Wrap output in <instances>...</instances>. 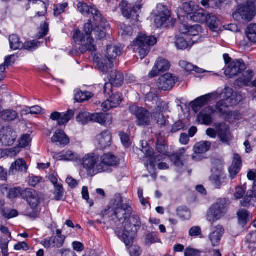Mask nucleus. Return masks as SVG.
<instances>
[{
    "instance_id": "1",
    "label": "nucleus",
    "mask_w": 256,
    "mask_h": 256,
    "mask_svg": "<svg viewBox=\"0 0 256 256\" xmlns=\"http://www.w3.org/2000/svg\"><path fill=\"white\" fill-rule=\"evenodd\" d=\"M98 24L92 28L90 20L84 26L85 34L80 30H76L73 38L74 42L80 45L79 51L80 53H84L87 51L94 52L96 47L94 43L93 36L98 40H102L106 35L107 29L109 28L108 22L102 18V20H96Z\"/></svg>"
},
{
    "instance_id": "2",
    "label": "nucleus",
    "mask_w": 256,
    "mask_h": 256,
    "mask_svg": "<svg viewBox=\"0 0 256 256\" xmlns=\"http://www.w3.org/2000/svg\"><path fill=\"white\" fill-rule=\"evenodd\" d=\"M142 223L139 216H132L129 219V223L125 225L123 232L116 230L117 236L128 246L132 242L138 230L141 228Z\"/></svg>"
},
{
    "instance_id": "3",
    "label": "nucleus",
    "mask_w": 256,
    "mask_h": 256,
    "mask_svg": "<svg viewBox=\"0 0 256 256\" xmlns=\"http://www.w3.org/2000/svg\"><path fill=\"white\" fill-rule=\"evenodd\" d=\"M156 42V38L154 36H146L144 34H140L133 41L132 46L139 54L140 58L143 59L149 53L150 46H153Z\"/></svg>"
},
{
    "instance_id": "4",
    "label": "nucleus",
    "mask_w": 256,
    "mask_h": 256,
    "mask_svg": "<svg viewBox=\"0 0 256 256\" xmlns=\"http://www.w3.org/2000/svg\"><path fill=\"white\" fill-rule=\"evenodd\" d=\"M228 210V207L226 200L220 198L208 208L206 212V218L211 224H214L226 214Z\"/></svg>"
},
{
    "instance_id": "5",
    "label": "nucleus",
    "mask_w": 256,
    "mask_h": 256,
    "mask_svg": "<svg viewBox=\"0 0 256 256\" xmlns=\"http://www.w3.org/2000/svg\"><path fill=\"white\" fill-rule=\"evenodd\" d=\"M256 14V6L252 0L238 4L232 14L233 18L238 22H250Z\"/></svg>"
},
{
    "instance_id": "6",
    "label": "nucleus",
    "mask_w": 256,
    "mask_h": 256,
    "mask_svg": "<svg viewBox=\"0 0 256 256\" xmlns=\"http://www.w3.org/2000/svg\"><path fill=\"white\" fill-rule=\"evenodd\" d=\"M76 118L78 122L83 124L89 122H93L102 125L108 126L112 122V116L110 114H90L88 112H80Z\"/></svg>"
},
{
    "instance_id": "7",
    "label": "nucleus",
    "mask_w": 256,
    "mask_h": 256,
    "mask_svg": "<svg viewBox=\"0 0 256 256\" xmlns=\"http://www.w3.org/2000/svg\"><path fill=\"white\" fill-rule=\"evenodd\" d=\"M99 160V155L91 152L85 154L79 162L80 166L86 170L88 174L93 176L100 173L98 170Z\"/></svg>"
},
{
    "instance_id": "8",
    "label": "nucleus",
    "mask_w": 256,
    "mask_h": 256,
    "mask_svg": "<svg viewBox=\"0 0 256 256\" xmlns=\"http://www.w3.org/2000/svg\"><path fill=\"white\" fill-rule=\"evenodd\" d=\"M112 86H114V84H112L110 82L106 83L104 86V93L106 96H110L102 104V110L104 112L108 111L111 108L117 107L122 101L120 94L116 93L110 95L112 93Z\"/></svg>"
},
{
    "instance_id": "9",
    "label": "nucleus",
    "mask_w": 256,
    "mask_h": 256,
    "mask_svg": "<svg viewBox=\"0 0 256 256\" xmlns=\"http://www.w3.org/2000/svg\"><path fill=\"white\" fill-rule=\"evenodd\" d=\"M119 164L118 158L111 152L104 154L100 156L98 168L100 173H110L112 171V168Z\"/></svg>"
},
{
    "instance_id": "10",
    "label": "nucleus",
    "mask_w": 256,
    "mask_h": 256,
    "mask_svg": "<svg viewBox=\"0 0 256 256\" xmlns=\"http://www.w3.org/2000/svg\"><path fill=\"white\" fill-rule=\"evenodd\" d=\"M114 200V206H116L114 210V215L120 221L126 220L132 213V208L127 204H122V198L119 195L115 196Z\"/></svg>"
},
{
    "instance_id": "11",
    "label": "nucleus",
    "mask_w": 256,
    "mask_h": 256,
    "mask_svg": "<svg viewBox=\"0 0 256 256\" xmlns=\"http://www.w3.org/2000/svg\"><path fill=\"white\" fill-rule=\"evenodd\" d=\"M214 126L217 130L218 137L224 144H229L233 139L230 126L224 122H216Z\"/></svg>"
},
{
    "instance_id": "12",
    "label": "nucleus",
    "mask_w": 256,
    "mask_h": 256,
    "mask_svg": "<svg viewBox=\"0 0 256 256\" xmlns=\"http://www.w3.org/2000/svg\"><path fill=\"white\" fill-rule=\"evenodd\" d=\"M66 238L64 235L62 234L60 230L56 231V235L42 240L40 244L46 248H60L62 246Z\"/></svg>"
},
{
    "instance_id": "13",
    "label": "nucleus",
    "mask_w": 256,
    "mask_h": 256,
    "mask_svg": "<svg viewBox=\"0 0 256 256\" xmlns=\"http://www.w3.org/2000/svg\"><path fill=\"white\" fill-rule=\"evenodd\" d=\"M225 91L226 96H223L224 99L218 102L216 105V109L221 114L226 113L228 110V104L234 105L238 103L234 98V94L232 92V90L226 88Z\"/></svg>"
},
{
    "instance_id": "14",
    "label": "nucleus",
    "mask_w": 256,
    "mask_h": 256,
    "mask_svg": "<svg viewBox=\"0 0 256 256\" xmlns=\"http://www.w3.org/2000/svg\"><path fill=\"white\" fill-rule=\"evenodd\" d=\"M246 68L242 60H236L230 62L224 70V74L228 78H232L241 73Z\"/></svg>"
},
{
    "instance_id": "15",
    "label": "nucleus",
    "mask_w": 256,
    "mask_h": 256,
    "mask_svg": "<svg viewBox=\"0 0 256 256\" xmlns=\"http://www.w3.org/2000/svg\"><path fill=\"white\" fill-rule=\"evenodd\" d=\"M78 9L84 16H87L91 14L94 20H102V17L98 9L94 6H88L86 3L79 2L78 4Z\"/></svg>"
},
{
    "instance_id": "16",
    "label": "nucleus",
    "mask_w": 256,
    "mask_h": 256,
    "mask_svg": "<svg viewBox=\"0 0 256 256\" xmlns=\"http://www.w3.org/2000/svg\"><path fill=\"white\" fill-rule=\"evenodd\" d=\"M157 6L158 11V14L155 18L154 22L156 26L160 28L162 26L169 20L170 12L162 4H158Z\"/></svg>"
},
{
    "instance_id": "17",
    "label": "nucleus",
    "mask_w": 256,
    "mask_h": 256,
    "mask_svg": "<svg viewBox=\"0 0 256 256\" xmlns=\"http://www.w3.org/2000/svg\"><path fill=\"white\" fill-rule=\"evenodd\" d=\"M170 64L166 59L159 58L156 62L152 70L149 74L150 78L158 76L160 72H164L169 70Z\"/></svg>"
},
{
    "instance_id": "18",
    "label": "nucleus",
    "mask_w": 256,
    "mask_h": 256,
    "mask_svg": "<svg viewBox=\"0 0 256 256\" xmlns=\"http://www.w3.org/2000/svg\"><path fill=\"white\" fill-rule=\"evenodd\" d=\"M22 198L26 200L32 209L36 208L40 203V198L36 190L26 188L22 193Z\"/></svg>"
},
{
    "instance_id": "19",
    "label": "nucleus",
    "mask_w": 256,
    "mask_h": 256,
    "mask_svg": "<svg viewBox=\"0 0 256 256\" xmlns=\"http://www.w3.org/2000/svg\"><path fill=\"white\" fill-rule=\"evenodd\" d=\"M175 82L174 77L172 74L167 73L159 78L158 86L164 90H169L174 85Z\"/></svg>"
},
{
    "instance_id": "20",
    "label": "nucleus",
    "mask_w": 256,
    "mask_h": 256,
    "mask_svg": "<svg viewBox=\"0 0 256 256\" xmlns=\"http://www.w3.org/2000/svg\"><path fill=\"white\" fill-rule=\"evenodd\" d=\"M215 112L212 106H208L204 108L198 115V120L202 124L210 126L212 123V116Z\"/></svg>"
},
{
    "instance_id": "21",
    "label": "nucleus",
    "mask_w": 256,
    "mask_h": 256,
    "mask_svg": "<svg viewBox=\"0 0 256 256\" xmlns=\"http://www.w3.org/2000/svg\"><path fill=\"white\" fill-rule=\"evenodd\" d=\"M98 146L100 148L104 149L110 146L111 143L112 136L110 132L108 130L102 132L96 137Z\"/></svg>"
},
{
    "instance_id": "22",
    "label": "nucleus",
    "mask_w": 256,
    "mask_h": 256,
    "mask_svg": "<svg viewBox=\"0 0 256 256\" xmlns=\"http://www.w3.org/2000/svg\"><path fill=\"white\" fill-rule=\"evenodd\" d=\"M52 142L58 146H64L70 142L69 138L62 130H57L52 138Z\"/></svg>"
},
{
    "instance_id": "23",
    "label": "nucleus",
    "mask_w": 256,
    "mask_h": 256,
    "mask_svg": "<svg viewBox=\"0 0 256 256\" xmlns=\"http://www.w3.org/2000/svg\"><path fill=\"white\" fill-rule=\"evenodd\" d=\"M224 231V228L220 225H218L214 227V230L208 236L212 246H217L219 244Z\"/></svg>"
},
{
    "instance_id": "24",
    "label": "nucleus",
    "mask_w": 256,
    "mask_h": 256,
    "mask_svg": "<svg viewBox=\"0 0 256 256\" xmlns=\"http://www.w3.org/2000/svg\"><path fill=\"white\" fill-rule=\"evenodd\" d=\"M136 116L138 125L146 126L150 124V113L145 108L141 109Z\"/></svg>"
},
{
    "instance_id": "25",
    "label": "nucleus",
    "mask_w": 256,
    "mask_h": 256,
    "mask_svg": "<svg viewBox=\"0 0 256 256\" xmlns=\"http://www.w3.org/2000/svg\"><path fill=\"white\" fill-rule=\"evenodd\" d=\"M122 48L116 46L108 45L107 46L106 57L109 61L110 68H112L114 66L112 62H110V60L116 58L121 54Z\"/></svg>"
},
{
    "instance_id": "26",
    "label": "nucleus",
    "mask_w": 256,
    "mask_h": 256,
    "mask_svg": "<svg viewBox=\"0 0 256 256\" xmlns=\"http://www.w3.org/2000/svg\"><path fill=\"white\" fill-rule=\"evenodd\" d=\"M57 158L60 160L77 162L80 161V158L77 153L70 150L63 151L56 154Z\"/></svg>"
},
{
    "instance_id": "27",
    "label": "nucleus",
    "mask_w": 256,
    "mask_h": 256,
    "mask_svg": "<svg viewBox=\"0 0 256 256\" xmlns=\"http://www.w3.org/2000/svg\"><path fill=\"white\" fill-rule=\"evenodd\" d=\"M208 14L204 10L198 8L188 18L194 22L204 23L207 20Z\"/></svg>"
},
{
    "instance_id": "28",
    "label": "nucleus",
    "mask_w": 256,
    "mask_h": 256,
    "mask_svg": "<svg viewBox=\"0 0 256 256\" xmlns=\"http://www.w3.org/2000/svg\"><path fill=\"white\" fill-rule=\"evenodd\" d=\"M108 79L114 86H120L124 82V76L120 72L116 70H112L109 74Z\"/></svg>"
},
{
    "instance_id": "29",
    "label": "nucleus",
    "mask_w": 256,
    "mask_h": 256,
    "mask_svg": "<svg viewBox=\"0 0 256 256\" xmlns=\"http://www.w3.org/2000/svg\"><path fill=\"white\" fill-rule=\"evenodd\" d=\"M120 8L122 15L126 18H130L132 12H136V8L140 10V7L132 6L130 4H128L126 1H122L120 4Z\"/></svg>"
},
{
    "instance_id": "30",
    "label": "nucleus",
    "mask_w": 256,
    "mask_h": 256,
    "mask_svg": "<svg viewBox=\"0 0 256 256\" xmlns=\"http://www.w3.org/2000/svg\"><path fill=\"white\" fill-rule=\"evenodd\" d=\"M18 116L17 112L12 109L2 110L0 106V117L5 121L10 122L16 120Z\"/></svg>"
},
{
    "instance_id": "31",
    "label": "nucleus",
    "mask_w": 256,
    "mask_h": 256,
    "mask_svg": "<svg viewBox=\"0 0 256 256\" xmlns=\"http://www.w3.org/2000/svg\"><path fill=\"white\" fill-rule=\"evenodd\" d=\"M254 192L256 193L254 190L247 192L246 196L240 202V204L242 206H254L256 204V194Z\"/></svg>"
},
{
    "instance_id": "32",
    "label": "nucleus",
    "mask_w": 256,
    "mask_h": 256,
    "mask_svg": "<svg viewBox=\"0 0 256 256\" xmlns=\"http://www.w3.org/2000/svg\"><path fill=\"white\" fill-rule=\"evenodd\" d=\"M211 147V143L209 142H200L196 144L194 148L195 154H202L208 152Z\"/></svg>"
},
{
    "instance_id": "33",
    "label": "nucleus",
    "mask_w": 256,
    "mask_h": 256,
    "mask_svg": "<svg viewBox=\"0 0 256 256\" xmlns=\"http://www.w3.org/2000/svg\"><path fill=\"white\" fill-rule=\"evenodd\" d=\"M144 144H146V142L142 141V149L141 150V152H143L144 154V158H148V160L150 161V163L148 162L145 163L144 165L146 168H148V165L150 166V167L154 168V164L152 162V150L148 146L144 147Z\"/></svg>"
},
{
    "instance_id": "34",
    "label": "nucleus",
    "mask_w": 256,
    "mask_h": 256,
    "mask_svg": "<svg viewBox=\"0 0 256 256\" xmlns=\"http://www.w3.org/2000/svg\"><path fill=\"white\" fill-rule=\"evenodd\" d=\"M237 215L238 223L242 226H244L252 218V215L246 210H240Z\"/></svg>"
},
{
    "instance_id": "35",
    "label": "nucleus",
    "mask_w": 256,
    "mask_h": 256,
    "mask_svg": "<svg viewBox=\"0 0 256 256\" xmlns=\"http://www.w3.org/2000/svg\"><path fill=\"white\" fill-rule=\"evenodd\" d=\"M212 96L210 94H206L200 96L196 99L192 104V108L194 110H197L198 108H200L207 104L210 100Z\"/></svg>"
},
{
    "instance_id": "36",
    "label": "nucleus",
    "mask_w": 256,
    "mask_h": 256,
    "mask_svg": "<svg viewBox=\"0 0 256 256\" xmlns=\"http://www.w3.org/2000/svg\"><path fill=\"white\" fill-rule=\"evenodd\" d=\"M179 65L182 68H184L188 72L194 71L196 73L202 74L206 72L203 69L184 60H180L179 62Z\"/></svg>"
},
{
    "instance_id": "37",
    "label": "nucleus",
    "mask_w": 256,
    "mask_h": 256,
    "mask_svg": "<svg viewBox=\"0 0 256 256\" xmlns=\"http://www.w3.org/2000/svg\"><path fill=\"white\" fill-rule=\"evenodd\" d=\"M93 94L89 92H82L79 89L74 90V100L78 102H82L92 98Z\"/></svg>"
},
{
    "instance_id": "38",
    "label": "nucleus",
    "mask_w": 256,
    "mask_h": 256,
    "mask_svg": "<svg viewBox=\"0 0 256 256\" xmlns=\"http://www.w3.org/2000/svg\"><path fill=\"white\" fill-rule=\"evenodd\" d=\"M27 168L26 162L22 159H19L12 164L10 168V171H18L21 172H26Z\"/></svg>"
},
{
    "instance_id": "39",
    "label": "nucleus",
    "mask_w": 256,
    "mask_h": 256,
    "mask_svg": "<svg viewBox=\"0 0 256 256\" xmlns=\"http://www.w3.org/2000/svg\"><path fill=\"white\" fill-rule=\"evenodd\" d=\"M253 76V72L251 70H248L242 77L238 80V81L240 83V86H247L251 82Z\"/></svg>"
},
{
    "instance_id": "40",
    "label": "nucleus",
    "mask_w": 256,
    "mask_h": 256,
    "mask_svg": "<svg viewBox=\"0 0 256 256\" xmlns=\"http://www.w3.org/2000/svg\"><path fill=\"white\" fill-rule=\"evenodd\" d=\"M208 27L213 31H214L218 26L219 20L218 18L213 14H208L207 20L205 21Z\"/></svg>"
},
{
    "instance_id": "41",
    "label": "nucleus",
    "mask_w": 256,
    "mask_h": 256,
    "mask_svg": "<svg viewBox=\"0 0 256 256\" xmlns=\"http://www.w3.org/2000/svg\"><path fill=\"white\" fill-rule=\"evenodd\" d=\"M198 8V6L193 2H185L183 4L182 9L189 17Z\"/></svg>"
},
{
    "instance_id": "42",
    "label": "nucleus",
    "mask_w": 256,
    "mask_h": 256,
    "mask_svg": "<svg viewBox=\"0 0 256 256\" xmlns=\"http://www.w3.org/2000/svg\"><path fill=\"white\" fill-rule=\"evenodd\" d=\"M9 42L11 49L16 50L22 48V44L20 42V38L17 35H10L9 38Z\"/></svg>"
},
{
    "instance_id": "43",
    "label": "nucleus",
    "mask_w": 256,
    "mask_h": 256,
    "mask_svg": "<svg viewBox=\"0 0 256 256\" xmlns=\"http://www.w3.org/2000/svg\"><path fill=\"white\" fill-rule=\"evenodd\" d=\"M222 172L220 170L214 173L210 177V180L212 184L217 188H219L221 186V180L222 176Z\"/></svg>"
},
{
    "instance_id": "44",
    "label": "nucleus",
    "mask_w": 256,
    "mask_h": 256,
    "mask_svg": "<svg viewBox=\"0 0 256 256\" xmlns=\"http://www.w3.org/2000/svg\"><path fill=\"white\" fill-rule=\"evenodd\" d=\"M156 242H160V240L158 238L157 232H152L146 235L144 240L146 245L150 246Z\"/></svg>"
},
{
    "instance_id": "45",
    "label": "nucleus",
    "mask_w": 256,
    "mask_h": 256,
    "mask_svg": "<svg viewBox=\"0 0 256 256\" xmlns=\"http://www.w3.org/2000/svg\"><path fill=\"white\" fill-rule=\"evenodd\" d=\"M16 140V136H11L10 134H2L0 136V142L4 146H10L12 145Z\"/></svg>"
},
{
    "instance_id": "46",
    "label": "nucleus",
    "mask_w": 256,
    "mask_h": 256,
    "mask_svg": "<svg viewBox=\"0 0 256 256\" xmlns=\"http://www.w3.org/2000/svg\"><path fill=\"white\" fill-rule=\"evenodd\" d=\"M248 39L253 42H256V24H250L246 30Z\"/></svg>"
},
{
    "instance_id": "47",
    "label": "nucleus",
    "mask_w": 256,
    "mask_h": 256,
    "mask_svg": "<svg viewBox=\"0 0 256 256\" xmlns=\"http://www.w3.org/2000/svg\"><path fill=\"white\" fill-rule=\"evenodd\" d=\"M74 116V112L72 110H68L66 112L61 113L58 124L60 126L65 124Z\"/></svg>"
},
{
    "instance_id": "48",
    "label": "nucleus",
    "mask_w": 256,
    "mask_h": 256,
    "mask_svg": "<svg viewBox=\"0 0 256 256\" xmlns=\"http://www.w3.org/2000/svg\"><path fill=\"white\" fill-rule=\"evenodd\" d=\"M34 8L37 11V14L39 16H43L47 11L46 4L42 1H37L35 4Z\"/></svg>"
},
{
    "instance_id": "49",
    "label": "nucleus",
    "mask_w": 256,
    "mask_h": 256,
    "mask_svg": "<svg viewBox=\"0 0 256 256\" xmlns=\"http://www.w3.org/2000/svg\"><path fill=\"white\" fill-rule=\"evenodd\" d=\"M222 115L224 116L226 121L230 122L233 120L238 118L239 114L236 111H229L228 110L226 113H223Z\"/></svg>"
},
{
    "instance_id": "50",
    "label": "nucleus",
    "mask_w": 256,
    "mask_h": 256,
    "mask_svg": "<svg viewBox=\"0 0 256 256\" xmlns=\"http://www.w3.org/2000/svg\"><path fill=\"white\" fill-rule=\"evenodd\" d=\"M40 42L36 40H33L26 42L22 44V48H24V50H36L38 47L40 46Z\"/></svg>"
},
{
    "instance_id": "51",
    "label": "nucleus",
    "mask_w": 256,
    "mask_h": 256,
    "mask_svg": "<svg viewBox=\"0 0 256 256\" xmlns=\"http://www.w3.org/2000/svg\"><path fill=\"white\" fill-rule=\"evenodd\" d=\"M26 191V189H22L20 187L10 189L8 193V197L10 198H14L19 195L22 198V193Z\"/></svg>"
},
{
    "instance_id": "52",
    "label": "nucleus",
    "mask_w": 256,
    "mask_h": 256,
    "mask_svg": "<svg viewBox=\"0 0 256 256\" xmlns=\"http://www.w3.org/2000/svg\"><path fill=\"white\" fill-rule=\"evenodd\" d=\"M177 214L182 218L188 220L190 217V210L186 208L180 207L178 208Z\"/></svg>"
},
{
    "instance_id": "53",
    "label": "nucleus",
    "mask_w": 256,
    "mask_h": 256,
    "mask_svg": "<svg viewBox=\"0 0 256 256\" xmlns=\"http://www.w3.org/2000/svg\"><path fill=\"white\" fill-rule=\"evenodd\" d=\"M156 148L158 152L162 156H160V158L159 156H157L156 159L158 160L163 159V156L167 155L168 146L164 144H158Z\"/></svg>"
},
{
    "instance_id": "54",
    "label": "nucleus",
    "mask_w": 256,
    "mask_h": 256,
    "mask_svg": "<svg viewBox=\"0 0 256 256\" xmlns=\"http://www.w3.org/2000/svg\"><path fill=\"white\" fill-rule=\"evenodd\" d=\"M68 6V4L64 2L63 4H60L54 6V16H58L63 13L65 8Z\"/></svg>"
},
{
    "instance_id": "55",
    "label": "nucleus",
    "mask_w": 256,
    "mask_h": 256,
    "mask_svg": "<svg viewBox=\"0 0 256 256\" xmlns=\"http://www.w3.org/2000/svg\"><path fill=\"white\" fill-rule=\"evenodd\" d=\"M9 240L3 238H0V248L3 256H8V244Z\"/></svg>"
},
{
    "instance_id": "56",
    "label": "nucleus",
    "mask_w": 256,
    "mask_h": 256,
    "mask_svg": "<svg viewBox=\"0 0 256 256\" xmlns=\"http://www.w3.org/2000/svg\"><path fill=\"white\" fill-rule=\"evenodd\" d=\"M55 191L54 192L55 199L57 200H62L64 195V189L61 184H56L54 186Z\"/></svg>"
},
{
    "instance_id": "57",
    "label": "nucleus",
    "mask_w": 256,
    "mask_h": 256,
    "mask_svg": "<svg viewBox=\"0 0 256 256\" xmlns=\"http://www.w3.org/2000/svg\"><path fill=\"white\" fill-rule=\"evenodd\" d=\"M30 141V136L29 134H24L20 140L19 144L20 147L26 148L29 145Z\"/></svg>"
},
{
    "instance_id": "58",
    "label": "nucleus",
    "mask_w": 256,
    "mask_h": 256,
    "mask_svg": "<svg viewBox=\"0 0 256 256\" xmlns=\"http://www.w3.org/2000/svg\"><path fill=\"white\" fill-rule=\"evenodd\" d=\"M175 44L176 48L180 50L186 49L188 46V43L183 38H176Z\"/></svg>"
},
{
    "instance_id": "59",
    "label": "nucleus",
    "mask_w": 256,
    "mask_h": 256,
    "mask_svg": "<svg viewBox=\"0 0 256 256\" xmlns=\"http://www.w3.org/2000/svg\"><path fill=\"white\" fill-rule=\"evenodd\" d=\"M240 168V166L234 164L231 165L228 168L230 177L231 179H233L235 178L236 176L239 172Z\"/></svg>"
},
{
    "instance_id": "60",
    "label": "nucleus",
    "mask_w": 256,
    "mask_h": 256,
    "mask_svg": "<svg viewBox=\"0 0 256 256\" xmlns=\"http://www.w3.org/2000/svg\"><path fill=\"white\" fill-rule=\"evenodd\" d=\"M170 160L177 166H180L182 165V161L180 160V156L178 154H172L170 156Z\"/></svg>"
},
{
    "instance_id": "61",
    "label": "nucleus",
    "mask_w": 256,
    "mask_h": 256,
    "mask_svg": "<svg viewBox=\"0 0 256 256\" xmlns=\"http://www.w3.org/2000/svg\"><path fill=\"white\" fill-rule=\"evenodd\" d=\"M188 232L191 236H198L201 234L202 230L200 227L194 226L190 228Z\"/></svg>"
},
{
    "instance_id": "62",
    "label": "nucleus",
    "mask_w": 256,
    "mask_h": 256,
    "mask_svg": "<svg viewBox=\"0 0 256 256\" xmlns=\"http://www.w3.org/2000/svg\"><path fill=\"white\" fill-rule=\"evenodd\" d=\"M129 250L131 256H139L142 253L140 247L137 246H131Z\"/></svg>"
},
{
    "instance_id": "63",
    "label": "nucleus",
    "mask_w": 256,
    "mask_h": 256,
    "mask_svg": "<svg viewBox=\"0 0 256 256\" xmlns=\"http://www.w3.org/2000/svg\"><path fill=\"white\" fill-rule=\"evenodd\" d=\"M40 28L41 29L39 32L38 36L40 38H42L47 34L48 30V25L46 22H44L41 24Z\"/></svg>"
},
{
    "instance_id": "64",
    "label": "nucleus",
    "mask_w": 256,
    "mask_h": 256,
    "mask_svg": "<svg viewBox=\"0 0 256 256\" xmlns=\"http://www.w3.org/2000/svg\"><path fill=\"white\" fill-rule=\"evenodd\" d=\"M247 176L248 180H255L254 182L253 189L256 192V174L254 171L250 170L248 171Z\"/></svg>"
}]
</instances>
